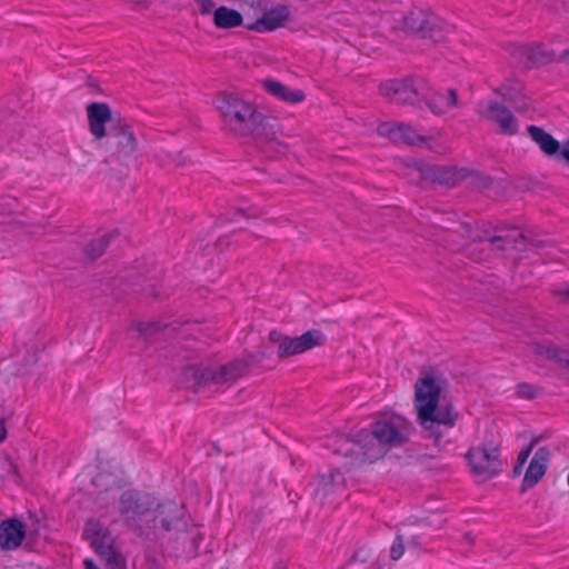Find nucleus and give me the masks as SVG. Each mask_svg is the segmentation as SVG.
<instances>
[{
  "mask_svg": "<svg viewBox=\"0 0 569 569\" xmlns=\"http://www.w3.org/2000/svg\"><path fill=\"white\" fill-rule=\"evenodd\" d=\"M541 388L528 383L521 382L516 387V396L521 399L532 400L541 393Z\"/></svg>",
  "mask_w": 569,
  "mask_h": 569,
  "instance_id": "nucleus-31",
  "label": "nucleus"
},
{
  "mask_svg": "<svg viewBox=\"0 0 569 569\" xmlns=\"http://www.w3.org/2000/svg\"><path fill=\"white\" fill-rule=\"evenodd\" d=\"M258 118L249 136L264 141L278 153H286L288 144L279 140V134L281 133L279 121L261 112L258 113Z\"/></svg>",
  "mask_w": 569,
  "mask_h": 569,
  "instance_id": "nucleus-12",
  "label": "nucleus"
},
{
  "mask_svg": "<svg viewBox=\"0 0 569 569\" xmlns=\"http://www.w3.org/2000/svg\"><path fill=\"white\" fill-rule=\"evenodd\" d=\"M487 119L499 126V132L513 136L518 132V120L506 106L492 101L488 104Z\"/></svg>",
  "mask_w": 569,
  "mask_h": 569,
  "instance_id": "nucleus-20",
  "label": "nucleus"
},
{
  "mask_svg": "<svg viewBox=\"0 0 569 569\" xmlns=\"http://www.w3.org/2000/svg\"><path fill=\"white\" fill-rule=\"evenodd\" d=\"M527 130L531 139L539 146L542 152H545L547 156H558V152L561 148L560 142L550 133L535 124L528 126Z\"/></svg>",
  "mask_w": 569,
  "mask_h": 569,
  "instance_id": "nucleus-25",
  "label": "nucleus"
},
{
  "mask_svg": "<svg viewBox=\"0 0 569 569\" xmlns=\"http://www.w3.org/2000/svg\"><path fill=\"white\" fill-rule=\"evenodd\" d=\"M537 442L538 439H532L527 447L521 449V451L518 455L516 465L525 466Z\"/></svg>",
  "mask_w": 569,
  "mask_h": 569,
  "instance_id": "nucleus-34",
  "label": "nucleus"
},
{
  "mask_svg": "<svg viewBox=\"0 0 569 569\" xmlns=\"http://www.w3.org/2000/svg\"><path fill=\"white\" fill-rule=\"evenodd\" d=\"M213 23L219 29H231L243 23L242 14L228 7H219L213 12Z\"/></svg>",
  "mask_w": 569,
  "mask_h": 569,
  "instance_id": "nucleus-27",
  "label": "nucleus"
},
{
  "mask_svg": "<svg viewBox=\"0 0 569 569\" xmlns=\"http://www.w3.org/2000/svg\"><path fill=\"white\" fill-rule=\"evenodd\" d=\"M183 507L176 501L166 500L158 502L150 518L151 532L162 530L169 532L176 530L183 523Z\"/></svg>",
  "mask_w": 569,
  "mask_h": 569,
  "instance_id": "nucleus-11",
  "label": "nucleus"
},
{
  "mask_svg": "<svg viewBox=\"0 0 569 569\" xmlns=\"http://www.w3.org/2000/svg\"><path fill=\"white\" fill-rule=\"evenodd\" d=\"M426 83L421 79H393L380 84L381 94L396 104L420 106Z\"/></svg>",
  "mask_w": 569,
  "mask_h": 569,
  "instance_id": "nucleus-9",
  "label": "nucleus"
},
{
  "mask_svg": "<svg viewBox=\"0 0 569 569\" xmlns=\"http://www.w3.org/2000/svg\"><path fill=\"white\" fill-rule=\"evenodd\" d=\"M530 350L535 356L553 361L558 366L569 370V350L559 348L552 343L533 342Z\"/></svg>",
  "mask_w": 569,
  "mask_h": 569,
  "instance_id": "nucleus-23",
  "label": "nucleus"
},
{
  "mask_svg": "<svg viewBox=\"0 0 569 569\" xmlns=\"http://www.w3.org/2000/svg\"><path fill=\"white\" fill-rule=\"evenodd\" d=\"M286 336H283L281 332L279 331H276V330H272L270 333H269V340L271 342H274V343H278L281 345V341L284 339Z\"/></svg>",
  "mask_w": 569,
  "mask_h": 569,
  "instance_id": "nucleus-39",
  "label": "nucleus"
},
{
  "mask_svg": "<svg viewBox=\"0 0 569 569\" xmlns=\"http://www.w3.org/2000/svg\"><path fill=\"white\" fill-rule=\"evenodd\" d=\"M237 213L246 217L247 219L260 217V212L256 209H249V210L238 209Z\"/></svg>",
  "mask_w": 569,
  "mask_h": 569,
  "instance_id": "nucleus-37",
  "label": "nucleus"
},
{
  "mask_svg": "<svg viewBox=\"0 0 569 569\" xmlns=\"http://www.w3.org/2000/svg\"><path fill=\"white\" fill-rule=\"evenodd\" d=\"M199 12L201 14H210L214 12V1L213 0H194Z\"/></svg>",
  "mask_w": 569,
  "mask_h": 569,
  "instance_id": "nucleus-35",
  "label": "nucleus"
},
{
  "mask_svg": "<svg viewBox=\"0 0 569 569\" xmlns=\"http://www.w3.org/2000/svg\"><path fill=\"white\" fill-rule=\"evenodd\" d=\"M89 131L97 141L104 139L110 161L126 163L139 150V141L132 126L120 113L113 112L106 102L87 106Z\"/></svg>",
  "mask_w": 569,
  "mask_h": 569,
  "instance_id": "nucleus-1",
  "label": "nucleus"
},
{
  "mask_svg": "<svg viewBox=\"0 0 569 569\" xmlns=\"http://www.w3.org/2000/svg\"><path fill=\"white\" fill-rule=\"evenodd\" d=\"M84 533L90 539L94 551L102 558L117 552L112 536L98 521L89 520L86 523Z\"/></svg>",
  "mask_w": 569,
  "mask_h": 569,
  "instance_id": "nucleus-17",
  "label": "nucleus"
},
{
  "mask_svg": "<svg viewBox=\"0 0 569 569\" xmlns=\"http://www.w3.org/2000/svg\"><path fill=\"white\" fill-rule=\"evenodd\" d=\"M493 244H496V248L499 249L500 246H503V242H495Z\"/></svg>",
  "mask_w": 569,
  "mask_h": 569,
  "instance_id": "nucleus-50",
  "label": "nucleus"
},
{
  "mask_svg": "<svg viewBox=\"0 0 569 569\" xmlns=\"http://www.w3.org/2000/svg\"><path fill=\"white\" fill-rule=\"evenodd\" d=\"M377 132L390 140L409 146H420L426 142V138L409 124L405 122H382L378 126Z\"/></svg>",
  "mask_w": 569,
  "mask_h": 569,
  "instance_id": "nucleus-15",
  "label": "nucleus"
},
{
  "mask_svg": "<svg viewBox=\"0 0 569 569\" xmlns=\"http://www.w3.org/2000/svg\"><path fill=\"white\" fill-rule=\"evenodd\" d=\"M550 458L551 452L547 447H541L535 452L525 472L521 492L535 487L542 479L547 471Z\"/></svg>",
  "mask_w": 569,
  "mask_h": 569,
  "instance_id": "nucleus-16",
  "label": "nucleus"
},
{
  "mask_svg": "<svg viewBox=\"0 0 569 569\" xmlns=\"http://www.w3.org/2000/svg\"><path fill=\"white\" fill-rule=\"evenodd\" d=\"M472 472L482 480L496 477L502 467L500 459V441L485 440L480 446L472 447L466 455Z\"/></svg>",
  "mask_w": 569,
  "mask_h": 569,
  "instance_id": "nucleus-8",
  "label": "nucleus"
},
{
  "mask_svg": "<svg viewBox=\"0 0 569 569\" xmlns=\"http://www.w3.org/2000/svg\"><path fill=\"white\" fill-rule=\"evenodd\" d=\"M522 468H523V466L515 465L513 471H512L513 476L515 477L520 476L522 473Z\"/></svg>",
  "mask_w": 569,
  "mask_h": 569,
  "instance_id": "nucleus-45",
  "label": "nucleus"
},
{
  "mask_svg": "<svg viewBox=\"0 0 569 569\" xmlns=\"http://www.w3.org/2000/svg\"><path fill=\"white\" fill-rule=\"evenodd\" d=\"M263 88L276 98L290 103L302 102L306 98L302 90L290 89L283 83L272 79L263 81Z\"/></svg>",
  "mask_w": 569,
  "mask_h": 569,
  "instance_id": "nucleus-24",
  "label": "nucleus"
},
{
  "mask_svg": "<svg viewBox=\"0 0 569 569\" xmlns=\"http://www.w3.org/2000/svg\"><path fill=\"white\" fill-rule=\"evenodd\" d=\"M325 341L326 337L321 331L309 330L299 337H284L281 345L278 346L277 352L279 358H288L322 346Z\"/></svg>",
  "mask_w": 569,
  "mask_h": 569,
  "instance_id": "nucleus-13",
  "label": "nucleus"
},
{
  "mask_svg": "<svg viewBox=\"0 0 569 569\" xmlns=\"http://www.w3.org/2000/svg\"><path fill=\"white\" fill-rule=\"evenodd\" d=\"M479 180H480V186L482 188H489L492 184V180L489 177L481 176V177H479Z\"/></svg>",
  "mask_w": 569,
  "mask_h": 569,
  "instance_id": "nucleus-42",
  "label": "nucleus"
},
{
  "mask_svg": "<svg viewBox=\"0 0 569 569\" xmlns=\"http://www.w3.org/2000/svg\"><path fill=\"white\" fill-rule=\"evenodd\" d=\"M83 565H84L86 569H100L97 566V563L92 559H89V558L83 561Z\"/></svg>",
  "mask_w": 569,
  "mask_h": 569,
  "instance_id": "nucleus-43",
  "label": "nucleus"
},
{
  "mask_svg": "<svg viewBox=\"0 0 569 569\" xmlns=\"http://www.w3.org/2000/svg\"><path fill=\"white\" fill-rule=\"evenodd\" d=\"M422 100L426 101L430 111L437 116L446 114L453 108L460 107L458 91L453 88H448L445 91L432 93L430 97L425 94Z\"/></svg>",
  "mask_w": 569,
  "mask_h": 569,
  "instance_id": "nucleus-22",
  "label": "nucleus"
},
{
  "mask_svg": "<svg viewBox=\"0 0 569 569\" xmlns=\"http://www.w3.org/2000/svg\"><path fill=\"white\" fill-rule=\"evenodd\" d=\"M157 506V499L147 492L128 490L119 500V512L126 523L140 537L151 535L150 518Z\"/></svg>",
  "mask_w": 569,
  "mask_h": 569,
  "instance_id": "nucleus-5",
  "label": "nucleus"
},
{
  "mask_svg": "<svg viewBox=\"0 0 569 569\" xmlns=\"http://www.w3.org/2000/svg\"><path fill=\"white\" fill-rule=\"evenodd\" d=\"M249 362L236 359L220 366L191 365L182 369V380L190 383L194 391L210 383L226 385L233 383L246 375Z\"/></svg>",
  "mask_w": 569,
  "mask_h": 569,
  "instance_id": "nucleus-3",
  "label": "nucleus"
},
{
  "mask_svg": "<svg viewBox=\"0 0 569 569\" xmlns=\"http://www.w3.org/2000/svg\"><path fill=\"white\" fill-rule=\"evenodd\" d=\"M557 157L565 159L569 164V138L565 141L563 147L560 148Z\"/></svg>",
  "mask_w": 569,
  "mask_h": 569,
  "instance_id": "nucleus-38",
  "label": "nucleus"
},
{
  "mask_svg": "<svg viewBox=\"0 0 569 569\" xmlns=\"http://www.w3.org/2000/svg\"><path fill=\"white\" fill-rule=\"evenodd\" d=\"M157 329H158L157 323H143V325H140V327H139V331L144 336H148V335L154 332Z\"/></svg>",
  "mask_w": 569,
  "mask_h": 569,
  "instance_id": "nucleus-36",
  "label": "nucleus"
},
{
  "mask_svg": "<svg viewBox=\"0 0 569 569\" xmlns=\"http://www.w3.org/2000/svg\"><path fill=\"white\" fill-rule=\"evenodd\" d=\"M27 530L18 519H8L0 523V548L2 550L17 549L24 539Z\"/></svg>",
  "mask_w": 569,
  "mask_h": 569,
  "instance_id": "nucleus-21",
  "label": "nucleus"
},
{
  "mask_svg": "<svg viewBox=\"0 0 569 569\" xmlns=\"http://www.w3.org/2000/svg\"><path fill=\"white\" fill-rule=\"evenodd\" d=\"M7 438V428L4 425V420L0 419V442H2Z\"/></svg>",
  "mask_w": 569,
  "mask_h": 569,
  "instance_id": "nucleus-41",
  "label": "nucleus"
},
{
  "mask_svg": "<svg viewBox=\"0 0 569 569\" xmlns=\"http://www.w3.org/2000/svg\"><path fill=\"white\" fill-rule=\"evenodd\" d=\"M557 293L562 297L565 302H569V287L565 290L558 291Z\"/></svg>",
  "mask_w": 569,
  "mask_h": 569,
  "instance_id": "nucleus-44",
  "label": "nucleus"
},
{
  "mask_svg": "<svg viewBox=\"0 0 569 569\" xmlns=\"http://www.w3.org/2000/svg\"><path fill=\"white\" fill-rule=\"evenodd\" d=\"M88 84H89L90 87H96V83L92 81V79H91V78H89V79H88Z\"/></svg>",
  "mask_w": 569,
  "mask_h": 569,
  "instance_id": "nucleus-49",
  "label": "nucleus"
},
{
  "mask_svg": "<svg viewBox=\"0 0 569 569\" xmlns=\"http://www.w3.org/2000/svg\"><path fill=\"white\" fill-rule=\"evenodd\" d=\"M103 559L108 569H126V560L118 551Z\"/></svg>",
  "mask_w": 569,
  "mask_h": 569,
  "instance_id": "nucleus-33",
  "label": "nucleus"
},
{
  "mask_svg": "<svg viewBox=\"0 0 569 569\" xmlns=\"http://www.w3.org/2000/svg\"><path fill=\"white\" fill-rule=\"evenodd\" d=\"M371 431L379 439L383 448L400 447L408 442L411 433V425L400 416L376 421Z\"/></svg>",
  "mask_w": 569,
  "mask_h": 569,
  "instance_id": "nucleus-10",
  "label": "nucleus"
},
{
  "mask_svg": "<svg viewBox=\"0 0 569 569\" xmlns=\"http://www.w3.org/2000/svg\"><path fill=\"white\" fill-rule=\"evenodd\" d=\"M387 452L371 430H361L352 440L345 439L337 453L346 458L345 469H350L362 463H372L382 458Z\"/></svg>",
  "mask_w": 569,
  "mask_h": 569,
  "instance_id": "nucleus-6",
  "label": "nucleus"
},
{
  "mask_svg": "<svg viewBox=\"0 0 569 569\" xmlns=\"http://www.w3.org/2000/svg\"><path fill=\"white\" fill-rule=\"evenodd\" d=\"M408 36L443 41L452 26L430 10L415 9L401 18L400 27Z\"/></svg>",
  "mask_w": 569,
  "mask_h": 569,
  "instance_id": "nucleus-7",
  "label": "nucleus"
},
{
  "mask_svg": "<svg viewBox=\"0 0 569 569\" xmlns=\"http://www.w3.org/2000/svg\"><path fill=\"white\" fill-rule=\"evenodd\" d=\"M0 477L18 481L19 472L16 463L7 456H0Z\"/></svg>",
  "mask_w": 569,
  "mask_h": 569,
  "instance_id": "nucleus-30",
  "label": "nucleus"
},
{
  "mask_svg": "<svg viewBox=\"0 0 569 569\" xmlns=\"http://www.w3.org/2000/svg\"><path fill=\"white\" fill-rule=\"evenodd\" d=\"M561 59L565 60V59H568L569 60V49L565 50L562 53H561Z\"/></svg>",
  "mask_w": 569,
  "mask_h": 569,
  "instance_id": "nucleus-47",
  "label": "nucleus"
},
{
  "mask_svg": "<svg viewBox=\"0 0 569 569\" xmlns=\"http://www.w3.org/2000/svg\"><path fill=\"white\" fill-rule=\"evenodd\" d=\"M217 108L226 128L236 136L249 137L254 121H258V107L234 93H221Z\"/></svg>",
  "mask_w": 569,
  "mask_h": 569,
  "instance_id": "nucleus-4",
  "label": "nucleus"
},
{
  "mask_svg": "<svg viewBox=\"0 0 569 569\" xmlns=\"http://www.w3.org/2000/svg\"><path fill=\"white\" fill-rule=\"evenodd\" d=\"M515 54L526 68H532L538 64H547L555 60V53L548 50L542 43L523 44L516 48Z\"/></svg>",
  "mask_w": 569,
  "mask_h": 569,
  "instance_id": "nucleus-18",
  "label": "nucleus"
},
{
  "mask_svg": "<svg viewBox=\"0 0 569 569\" xmlns=\"http://www.w3.org/2000/svg\"><path fill=\"white\" fill-rule=\"evenodd\" d=\"M220 219H221V221H222V222H231V221H232L231 219H229V218H228V216H227V214H222V216L220 217Z\"/></svg>",
  "mask_w": 569,
  "mask_h": 569,
  "instance_id": "nucleus-48",
  "label": "nucleus"
},
{
  "mask_svg": "<svg viewBox=\"0 0 569 569\" xmlns=\"http://www.w3.org/2000/svg\"><path fill=\"white\" fill-rule=\"evenodd\" d=\"M343 486L345 478L339 470L329 472L327 475H321L318 478L316 495L320 496L321 498H326L335 493L338 489H341Z\"/></svg>",
  "mask_w": 569,
  "mask_h": 569,
  "instance_id": "nucleus-26",
  "label": "nucleus"
},
{
  "mask_svg": "<svg viewBox=\"0 0 569 569\" xmlns=\"http://www.w3.org/2000/svg\"><path fill=\"white\" fill-rule=\"evenodd\" d=\"M419 172L423 180L450 188L457 186L469 176V171L465 168L435 164L421 166L419 167Z\"/></svg>",
  "mask_w": 569,
  "mask_h": 569,
  "instance_id": "nucleus-14",
  "label": "nucleus"
},
{
  "mask_svg": "<svg viewBox=\"0 0 569 569\" xmlns=\"http://www.w3.org/2000/svg\"><path fill=\"white\" fill-rule=\"evenodd\" d=\"M251 7L261 8V0H251Z\"/></svg>",
  "mask_w": 569,
  "mask_h": 569,
  "instance_id": "nucleus-46",
  "label": "nucleus"
},
{
  "mask_svg": "<svg viewBox=\"0 0 569 569\" xmlns=\"http://www.w3.org/2000/svg\"><path fill=\"white\" fill-rule=\"evenodd\" d=\"M134 6L139 7L140 9H146L149 7L151 0H129Z\"/></svg>",
  "mask_w": 569,
  "mask_h": 569,
  "instance_id": "nucleus-40",
  "label": "nucleus"
},
{
  "mask_svg": "<svg viewBox=\"0 0 569 569\" xmlns=\"http://www.w3.org/2000/svg\"><path fill=\"white\" fill-rule=\"evenodd\" d=\"M405 552V542L403 537L401 535H397L391 548H390V558L392 560H399Z\"/></svg>",
  "mask_w": 569,
  "mask_h": 569,
  "instance_id": "nucleus-32",
  "label": "nucleus"
},
{
  "mask_svg": "<svg viewBox=\"0 0 569 569\" xmlns=\"http://www.w3.org/2000/svg\"><path fill=\"white\" fill-rule=\"evenodd\" d=\"M289 18V10L286 6H278L264 11L254 22L246 24L248 30L257 32L273 31L283 26Z\"/></svg>",
  "mask_w": 569,
  "mask_h": 569,
  "instance_id": "nucleus-19",
  "label": "nucleus"
},
{
  "mask_svg": "<svg viewBox=\"0 0 569 569\" xmlns=\"http://www.w3.org/2000/svg\"><path fill=\"white\" fill-rule=\"evenodd\" d=\"M479 240L490 243L503 242V246L499 247V250L503 251L517 248L518 243L525 240V236L522 232L518 231V229L512 228L506 233L479 237Z\"/></svg>",
  "mask_w": 569,
  "mask_h": 569,
  "instance_id": "nucleus-28",
  "label": "nucleus"
},
{
  "mask_svg": "<svg viewBox=\"0 0 569 569\" xmlns=\"http://www.w3.org/2000/svg\"><path fill=\"white\" fill-rule=\"evenodd\" d=\"M447 388V380L440 376L421 377L415 385V407L418 421L425 431L435 438L436 446H439L440 440L456 426L459 419V412L452 403H440Z\"/></svg>",
  "mask_w": 569,
  "mask_h": 569,
  "instance_id": "nucleus-2",
  "label": "nucleus"
},
{
  "mask_svg": "<svg viewBox=\"0 0 569 569\" xmlns=\"http://www.w3.org/2000/svg\"><path fill=\"white\" fill-rule=\"evenodd\" d=\"M109 241H110L109 234H104L98 239L90 241L84 248L86 256L91 260H96V259L100 258L103 254V252L106 251V249L109 244Z\"/></svg>",
  "mask_w": 569,
  "mask_h": 569,
  "instance_id": "nucleus-29",
  "label": "nucleus"
}]
</instances>
